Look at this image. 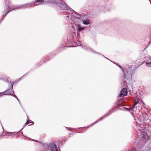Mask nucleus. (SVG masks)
Instances as JSON below:
<instances>
[{
	"mask_svg": "<svg viewBox=\"0 0 151 151\" xmlns=\"http://www.w3.org/2000/svg\"><path fill=\"white\" fill-rule=\"evenodd\" d=\"M32 5V3H29L23 4L22 5H21L17 7V8H16L15 9H16L20 8H26L27 7L31 6Z\"/></svg>",
	"mask_w": 151,
	"mask_h": 151,
	"instance_id": "1",
	"label": "nucleus"
},
{
	"mask_svg": "<svg viewBox=\"0 0 151 151\" xmlns=\"http://www.w3.org/2000/svg\"><path fill=\"white\" fill-rule=\"evenodd\" d=\"M49 147L51 151H58L57 147L55 144L51 143L49 145Z\"/></svg>",
	"mask_w": 151,
	"mask_h": 151,
	"instance_id": "2",
	"label": "nucleus"
},
{
	"mask_svg": "<svg viewBox=\"0 0 151 151\" xmlns=\"http://www.w3.org/2000/svg\"><path fill=\"white\" fill-rule=\"evenodd\" d=\"M127 90L126 88H123L119 94L120 96H125L127 95Z\"/></svg>",
	"mask_w": 151,
	"mask_h": 151,
	"instance_id": "3",
	"label": "nucleus"
},
{
	"mask_svg": "<svg viewBox=\"0 0 151 151\" xmlns=\"http://www.w3.org/2000/svg\"><path fill=\"white\" fill-rule=\"evenodd\" d=\"M111 113H112V112L111 111H109L107 114H106L102 117L101 118H100L98 120V121L101 120L102 119H104V118H105V117H106V116H109V115Z\"/></svg>",
	"mask_w": 151,
	"mask_h": 151,
	"instance_id": "4",
	"label": "nucleus"
},
{
	"mask_svg": "<svg viewBox=\"0 0 151 151\" xmlns=\"http://www.w3.org/2000/svg\"><path fill=\"white\" fill-rule=\"evenodd\" d=\"M6 93L5 95H10L11 94V93L12 92V89H9L7 90L6 91L4 92Z\"/></svg>",
	"mask_w": 151,
	"mask_h": 151,
	"instance_id": "5",
	"label": "nucleus"
},
{
	"mask_svg": "<svg viewBox=\"0 0 151 151\" xmlns=\"http://www.w3.org/2000/svg\"><path fill=\"white\" fill-rule=\"evenodd\" d=\"M43 1V0H36L35 3V5H37L39 4H37V3L40 2V4L41 3H42Z\"/></svg>",
	"mask_w": 151,
	"mask_h": 151,
	"instance_id": "6",
	"label": "nucleus"
},
{
	"mask_svg": "<svg viewBox=\"0 0 151 151\" xmlns=\"http://www.w3.org/2000/svg\"><path fill=\"white\" fill-rule=\"evenodd\" d=\"M90 21L88 19H87L86 20L84 21L83 22V23L84 24H88L90 23Z\"/></svg>",
	"mask_w": 151,
	"mask_h": 151,
	"instance_id": "7",
	"label": "nucleus"
},
{
	"mask_svg": "<svg viewBox=\"0 0 151 151\" xmlns=\"http://www.w3.org/2000/svg\"><path fill=\"white\" fill-rule=\"evenodd\" d=\"M78 30L79 31H81V30L84 29V27H81L80 25L78 24Z\"/></svg>",
	"mask_w": 151,
	"mask_h": 151,
	"instance_id": "8",
	"label": "nucleus"
},
{
	"mask_svg": "<svg viewBox=\"0 0 151 151\" xmlns=\"http://www.w3.org/2000/svg\"><path fill=\"white\" fill-rule=\"evenodd\" d=\"M139 103L138 101H135V102L133 104V106L131 108V109H133L135 107V106Z\"/></svg>",
	"mask_w": 151,
	"mask_h": 151,
	"instance_id": "9",
	"label": "nucleus"
},
{
	"mask_svg": "<svg viewBox=\"0 0 151 151\" xmlns=\"http://www.w3.org/2000/svg\"><path fill=\"white\" fill-rule=\"evenodd\" d=\"M142 137L143 138H145L146 133L145 132H143L142 133Z\"/></svg>",
	"mask_w": 151,
	"mask_h": 151,
	"instance_id": "10",
	"label": "nucleus"
},
{
	"mask_svg": "<svg viewBox=\"0 0 151 151\" xmlns=\"http://www.w3.org/2000/svg\"><path fill=\"white\" fill-rule=\"evenodd\" d=\"M146 64L147 66L149 67H151V61L149 63L146 62Z\"/></svg>",
	"mask_w": 151,
	"mask_h": 151,
	"instance_id": "11",
	"label": "nucleus"
},
{
	"mask_svg": "<svg viewBox=\"0 0 151 151\" xmlns=\"http://www.w3.org/2000/svg\"><path fill=\"white\" fill-rule=\"evenodd\" d=\"M16 9V8H15V9H12V10H8V11H7V12H6V14L5 15V16H4V17L3 18H4V17H5L6 16V14H7L8 13H9V12L11 11V10H15V9Z\"/></svg>",
	"mask_w": 151,
	"mask_h": 151,
	"instance_id": "12",
	"label": "nucleus"
},
{
	"mask_svg": "<svg viewBox=\"0 0 151 151\" xmlns=\"http://www.w3.org/2000/svg\"><path fill=\"white\" fill-rule=\"evenodd\" d=\"M29 122L27 120V122L24 124V126L26 125H27V124H29Z\"/></svg>",
	"mask_w": 151,
	"mask_h": 151,
	"instance_id": "13",
	"label": "nucleus"
},
{
	"mask_svg": "<svg viewBox=\"0 0 151 151\" xmlns=\"http://www.w3.org/2000/svg\"><path fill=\"white\" fill-rule=\"evenodd\" d=\"M128 151H137L135 149H133L132 150H130Z\"/></svg>",
	"mask_w": 151,
	"mask_h": 151,
	"instance_id": "14",
	"label": "nucleus"
},
{
	"mask_svg": "<svg viewBox=\"0 0 151 151\" xmlns=\"http://www.w3.org/2000/svg\"><path fill=\"white\" fill-rule=\"evenodd\" d=\"M65 7L66 8V9H65V10H68V8L67 6L66 5H65Z\"/></svg>",
	"mask_w": 151,
	"mask_h": 151,
	"instance_id": "15",
	"label": "nucleus"
},
{
	"mask_svg": "<svg viewBox=\"0 0 151 151\" xmlns=\"http://www.w3.org/2000/svg\"><path fill=\"white\" fill-rule=\"evenodd\" d=\"M122 70V71H123V72L124 73V75H125V72L124 71V70L123 69V68Z\"/></svg>",
	"mask_w": 151,
	"mask_h": 151,
	"instance_id": "16",
	"label": "nucleus"
},
{
	"mask_svg": "<svg viewBox=\"0 0 151 151\" xmlns=\"http://www.w3.org/2000/svg\"><path fill=\"white\" fill-rule=\"evenodd\" d=\"M33 140L34 141H35L36 142H40L39 141H37V140H34V139H33Z\"/></svg>",
	"mask_w": 151,
	"mask_h": 151,
	"instance_id": "17",
	"label": "nucleus"
},
{
	"mask_svg": "<svg viewBox=\"0 0 151 151\" xmlns=\"http://www.w3.org/2000/svg\"><path fill=\"white\" fill-rule=\"evenodd\" d=\"M118 66L121 69H122L123 68L120 65H118Z\"/></svg>",
	"mask_w": 151,
	"mask_h": 151,
	"instance_id": "18",
	"label": "nucleus"
},
{
	"mask_svg": "<svg viewBox=\"0 0 151 151\" xmlns=\"http://www.w3.org/2000/svg\"><path fill=\"white\" fill-rule=\"evenodd\" d=\"M14 97H15L17 99V100H18V101H19V99H18V98H17V97L15 95V96H14Z\"/></svg>",
	"mask_w": 151,
	"mask_h": 151,
	"instance_id": "19",
	"label": "nucleus"
},
{
	"mask_svg": "<svg viewBox=\"0 0 151 151\" xmlns=\"http://www.w3.org/2000/svg\"><path fill=\"white\" fill-rule=\"evenodd\" d=\"M77 18L78 19H80V17H78Z\"/></svg>",
	"mask_w": 151,
	"mask_h": 151,
	"instance_id": "20",
	"label": "nucleus"
},
{
	"mask_svg": "<svg viewBox=\"0 0 151 151\" xmlns=\"http://www.w3.org/2000/svg\"><path fill=\"white\" fill-rule=\"evenodd\" d=\"M4 136V135H2V134H1V136Z\"/></svg>",
	"mask_w": 151,
	"mask_h": 151,
	"instance_id": "21",
	"label": "nucleus"
},
{
	"mask_svg": "<svg viewBox=\"0 0 151 151\" xmlns=\"http://www.w3.org/2000/svg\"><path fill=\"white\" fill-rule=\"evenodd\" d=\"M75 14H77V13L75 12Z\"/></svg>",
	"mask_w": 151,
	"mask_h": 151,
	"instance_id": "22",
	"label": "nucleus"
}]
</instances>
